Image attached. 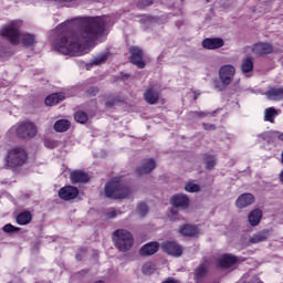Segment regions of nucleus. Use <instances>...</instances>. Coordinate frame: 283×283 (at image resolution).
<instances>
[{"label": "nucleus", "mask_w": 283, "mask_h": 283, "mask_svg": "<svg viewBox=\"0 0 283 283\" xmlns=\"http://www.w3.org/2000/svg\"><path fill=\"white\" fill-rule=\"evenodd\" d=\"M103 32H105V20L101 17L66 20L55 29L57 38L53 48L61 54L83 56L90 54L92 50L87 43L98 41Z\"/></svg>", "instance_id": "1"}, {"label": "nucleus", "mask_w": 283, "mask_h": 283, "mask_svg": "<svg viewBox=\"0 0 283 283\" xmlns=\"http://www.w3.org/2000/svg\"><path fill=\"white\" fill-rule=\"evenodd\" d=\"M23 21L12 20L1 28L0 34L3 39H7L9 43H12V45L22 43L24 48H34V45H36V35L32 33H21Z\"/></svg>", "instance_id": "2"}, {"label": "nucleus", "mask_w": 283, "mask_h": 283, "mask_svg": "<svg viewBox=\"0 0 283 283\" xmlns=\"http://www.w3.org/2000/svg\"><path fill=\"white\" fill-rule=\"evenodd\" d=\"M104 193L106 198H113L114 200L127 198L132 193V189L125 186L120 179L115 178L105 185Z\"/></svg>", "instance_id": "3"}, {"label": "nucleus", "mask_w": 283, "mask_h": 283, "mask_svg": "<svg viewBox=\"0 0 283 283\" xmlns=\"http://www.w3.org/2000/svg\"><path fill=\"white\" fill-rule=\"evenodd\" d=\"M113 241L116 249H118V251H122L123 253L129 251V249H132V247L134 245V237L132 235V232L125 229L116 230L113 233Z\"/></svg>", "instance_id": "4"}, {"label": "nucleus", "mask_w": 283, "mask_h": 283, "mask_svg": "<svg viewBox=\"0 0 283 283\" xmlns=\"http://www.w3.org/2000/svg\"><path fill=\"white\" fill-rule=\"evenodd\" d=\"M9 134L19 136V138H34L36 136V125L30 120H24L12 126Z\"/></svg>", "instance_id": "5"}, {"label": "nucleus", "mask_w": 283, "mask_h": 283, "mask_svg": "<svg viewBox=\"0 0 283 283\" xmlns=\"http://www.w3.org/2000/svg\"><path fill=\"white\" fill-rule=\"evenodd\" d=\"M7 163L9 167H22L24 163H28V151L23 147H12L8 151Z\"/></svg>", "instance_id": "6"}, {"label": "nucleus", "mask_w": 283, "mask_h": 283, "mask_svg": "<svg viewBox=\"0 0 283 283\" xmlns=\"http://www.w3.org/2000/svg\"><path fill=\"white\" fill-rule=\"evenodd\" d=\"M233 78H235V66L231 64H224L219 69V80L221 85L216 84L217 90H224L228 85L233 83Z\"/></svg>", "instance_id": "7"}, {"label": "nucleus", "mask_w": 283, "mask_h": 283, "mask_svg": "<svg viewBox=\"0 0 283 283\" xmlns=\"http://www.w3.org/2000/svg\"><path fill=\"white\" fill-rule=\"evenodd\" d=\"M170 203L175 208H172L170 210L168 218H169V220H171V222H176V220H180V218H178V209L177 208L187 209V207H189V197H187L186 195H182V193L175 195L171 197Z\"/></svg>", "instance_id": "8"}, {"label": "nucleus", "mask_w": 283, "mask_h": 283, "mask_svg": "<svg viewBox=\"0 0 283 283\" xmlns=\"http://www.w3.org/2000/svg\"><path fill=\"white\" fill-rule=\"evenodd\" d=\"M161 249L165 253H168V255H172L174 258H180V255H182V247L174 241L164 242Z\"/></svg>", "instance_id": "9"}, {"label": "nucleus", "mask_w": 283, "mask_h": 283, "mask_svg": "<svg viewBox=\"0 0 283 283\" xmlns=\"http://www.w3.org/2000/svg\"><path fill=\"white\" fill-rule=\"evenodd\" d=\"M238 262H240V258L232 254H222L217 260V264L221 266V269H231V266H234Z\"/></svg>", "instance_id": "10"}, {"label": "nucleus", "mask_w": 283, "mask_h": 283, "mask_svg": "<svg viewBox=\"0 0 283 283\" xmlns=\"http://www.w3.org/2000/svg\"><path fill=\"white\" fill-rule=\"evenodd\" d=\"M130 52V63L133 65H137L140 70L145 67V61H143V50H140L138 46H132L129 49Z\"/></svg>", "instance_id": "11"}, {"label": "nucleus", "mask_w": 283, "mask_h": 283, "mask_svg": "<svg viewBox=\"0 0 283 283\" xmlns=\"http://www.w3.org/2000/svg\"><path fill=\"white\" fill-rule=\"evenodd\" d=\"M78 196V188L73 186H65L60 189L59 197L62 200H74Z\"/></svg>", "instance_id": "12"}, {"label": "nucleus", "mask_w": 283, "mask_h": 283, "mask_svg": "<svg viewBox=\"0 0 283 283\" xmlns=\"http://www.w3.org/2000/svg\"><path fill=\"white\" fill-rule=\"evenodd\" d=\"M156 169V160L154 158L145 159L136 171L138 176H145V174H151Z\"/></svg>", "instance_id": "13"}, {"label": "nucleus", "mask_w": 283, "mask_h": 283, "mask_svg": "<svg viewBox=\"0 0 283 283\" xmlns=\"http://www.w3.org/2000/svg\"><path fill=\"white\" fill-rule=\"evenodd\" d=\"M253 202H255V197H253L252 193H243L238 197L235 207L238 209H247V207H251Z\"/></svg>", "instance_id": "14"}, {"label": "nucleus", "mask_w": 283, "mask_h": 283, "mask_svg": "<svg viewBox=\"0 0 283 283\" xmlns=\"http://www.w3.org/2000/svg\"><path fill=\"white\" fill-rule=\"evenodd\" d=\"M253 54L256 56H262L264 54H271L273 52V45L266 43V42H258L252 48Z\"/></svg>", "instance_id": "15"}, {"label": "nucleus", "mask_w": 283, "mask_h": 283, "mask_svg": "<svg viewBox=\"0 0 283 283\" xmlns=\"http://www.w3.org/2000/svg\"><path fill=\"white\" fill-rule=\"evenodd\" d=\"M224 45V40L221 38H208L202 41V48L206 50H218Z\"/></svg>", "instance_id": "16"}, {"label": "nucleus", "mask_w": 283, "mask_h": 283, "mask_svg": "<svg viewBox=\"0 0 283 283\" xmlns=\"http://www.w3.org/2000/svg\"><path fill=\"white\" fill-rule=\"evenodd\" d=\"M179 233L184 235V238H197L200 230L196 226L184 224L179 228Z\"/></svg>", "instance_id": "17"}, {"label": "nucleus", "mask_w": 283, "mask_h": 283, "mask_svg": "<svg viewBox=\"0 0 283 283\" xmlns=\"http://www.w3.org/2000/svg\"><path fill=\"white\" fill-rule=\"evenodd\" d=\"M63 101H65V93H53L45 98L44 103L48 107H52Z\"/></svg>", "instance_id": "18"}, {"label": "nucleus", "mask_w": 283, "mask_h": 283, "mask_svg": "<svg viewBox=\"0 0 283 283\" xmlns=\"http://www.w3.org/2000/svg\"><path fill=\"white\" fill-rule=\"evenodd\" d=\"M70 178L71 182L76 185V182H87V180H90V175L83 170H74L71 172Z\"/></svg>", "instance_id": "19"}, {"label": "nucleus", "mask_w": 283, "mask_h": 283, "mask_svg": "<svg viewBox=\"0 0 283 283\" xmlns=\"http://www.w3.org/2000/svg\"><path fill=\"white\" fill-rule=\"evenodd\" d=\"M144 98L149 105H155V103H158V99L160 98V93H158L156 88H148L144 93Z\"/></svg>", "instance_id": "20"}, {"label": "nucleus", "mask_w": 283, "mask_h": 283, "mask_svg": "<svg viewBox=\"0 0 283 283\" xmlns=\"http://www.w3.org/2000/svg\"><path fill=\"white\" fill-rule=\"evenodd\" d=\"M270 232L269 230H262L256 232L250 237L251 244H258L259 242H264L269 239Z\"/></svg>", "instance_id": "21"}, {"label": "nucleus", "mask_w": 283, "mask_h": 283, "mask_svg": "<svg viewBox=\"0 0 283 283\" xmlns=\"http://www.w3.org/2000/svg\"><path fill=\"white\" fill-rule=\"evenodd\" d=\"M265 96H266V98H269V101H282L283 99V87L270 88L265 93Z\"/></svg>", "instance_id": "22"}, {"label": "nucleus", "mask_w": 283, "mask_h": 283, "mask_svg": "<svg viewBox=\"0 0 283 283\" xmlns=\"http://www.w3.org/2000/svg\"><path fill=\"white\" fill-rule=\"evenodd\" d=\"M159 249L158 242H150L140 249V255H154Z\"/></svg>", "instance_id": "23"}, {"label": "nucleus", "mask_w": 283, "mask_h": 283, "mask_svg": "<svg viewBox=\"0 0 283 283\" xmlns=\"http://www.w3.org/2000/svg\"><path fill=\"white\" fill-rule=\"evenodd\" d=\"M30 222H32L31 211H22L17 216V223L21 227H25V224H30Z\"/></svg>", "instance_id": "24"}, {"label": "nucleus", "mask_w": 283, "mask_h": 283, "mask_svg": "<svg viewBox=\"0 0 283 283\" xmlns=\"http://www.w3.org/2000/svg\"><path fill=\"white\" fill-rule=\"evenodd\" d=\"M248 220L251 227H258L260 224V220H262V212L260 209L252 210L248 216Z\"/></svg>", "instance_id": "25"}, {"label": "nucleus", "mask_w": 283, "mask_h": 283, "mask_svg": "<svg viewBox=\"0 0 283 283\" xmlns=\"http://www.w3.org/2000/svg\"><path fill=\"white\" fill-rule=\"evenodd\" d=\"M70 125H71L70 120L59 119L57 122H55L53 129L54 132L62 134L63 132H67V129H70Z\"/></svg>", "instance_id": "26"}, {"label": "nucleus", "mask_w": 283, "mask_h": 283, "mask_svg": "<svg viewBox=\"0 0 283 283\" xmlns=\"http://www.w3.org/2000/svg\"><path fill=\"white\" fill-rule=\"evenodd\" d=\"M241 71L243 74L253 72V59H251V56H247L242 60Z\"/></svg>", "instance_id": "27"}, {"label": "nucleus", "mask_w": 283, "mask_h": 283, "mask_svg": "<svg viewBox=\"0 0 283 283\" xmlns=\"http://www.w3.org/2000/svg\"><path fill=\"white\" fill-rule=\"evenodd\" d=\"M108 56V53H101L99 55L94 57L90 64L86 65L87 70H90V67H93V65H103V63L107 61Z\"/></svg>", "instance_id": "28"}, {"label": "nucleus", "mask_w": 283, "mask_h": 283, "mask_svg": "<svg viewBox=\"0 0 283 283\" xmlns=\"http://www.w3.org/2000/svg\"><path fill=\"white\" fill-rule=\"evenodd\" d=\"M277 116H280V111L275 109L274 107H269L264 111V118L269 123H274Z\"/></svg>", "instance_id": "29"}, {"label": "nucleus", "mask_w": 283, "mask_h": 283, "mask_svg": "<svg viewBox=\"0 0 283 283\" xmlns=\"http://www.w3.org/2000/svg\"><path fill=\"white\" fill-rule=\"evenodd\" d=\"M74 118L76 123H80L81 125H85V123H87V120L90 119V116H87V113L83 111H77L74 114Z\"/></svg>", "instance_id": "30"}, {"label": "nucleus", "mask_w": 283, "mask_h": 283, "mask_svg": "<svg viewBox=\"0 0 283 283\" xmlns=\"http://www.w3.org/2000/svg\"><path fill=\"white\" fill-rule=\"evenodd\" d=\"M185 191L188 193H198V191H200V185L195 184L193 181H188L185 185Z\"/></svg>", "instance_id": "31"}, {"label": "nucleus", "mask_w": 283, "mask_h": 283, "mask_svg": "<svg viewBox=\"0 0 283 283\" xmlns=\"http://www.w3.org/2000/svg\"><path fill=\"white\" fill-rule=\"evenodd\" d=\"M207 116H211V113L206 112H191L189 113V118L192 120H202V118H207Z\"/></svg>", "instance_id": "32"}, {"label": "nucleus", "mask_w": 283, "mask_h": 283, "mask_svg": "<svg viewBox=\"0 0 283 283\" xmlns=\"http://www.w3.org/2000/svg\"><path fill=\"white\" fill-rule=\"evenodd\" d=\"M207 275V264H201L195 270V279L205 277Z\"/></svg>", "instance_id": "33"}, {"label": "nucleus", "mask_w": 283, "mask_h": 283, "mask_svg": "<svg viewBox=\"0 0 283 283\" xmlns=\"http://www.w3.org/2000/svg\"><path fill=\"white\" fill-rule=\"evenodd\" d=\"M143 273L145 275H151V273H154L156 271V265H154L153 263H145L143 265V269H142Z\"/></svg>", "instance_id": "34"}, {"label": "nucleus", "mask_w": 283, "mask_h": 283, "mask_svg": "<svg viewBox=\"0 0 283 283\" xmlns=\"http://www.w3.org/2000/svg\"><path fill=\"white\" fill-rule=\"evenodd\" d=\"M206 167H207V169H213V167H216V157L207 156L206 157Z\"/></svg>", "instance_id": "35"}, {"label": "nucleus", "mask_w": 283, "mask_h": 283, "mask_svg": "<svg viewBox=\"0 0 283 283\" xmlns=\"http://www.w3.org/2000/svg\"><path fill=\"white\" fill-rule=\"evenodd\" d=\"M2 230L4 231V233H14V231H19V228L8 223L2 228Z\"/></svg>", "instance_id": "36"}, {"label": "nucleus", "mask_w": 283, "mask_h": 283, "mask_svg": "<svg viewBox=\"0 0 283 283\" xmlns=\"http://www.w3.org/2000/svg\"><path fill=\"white\" fill-rule=\"evenodd\" d=\"M147 211H148L147 205L146 203H139L138 213H139V216H142V218L147 216Z\"/></svg>", "instance_id": "37"}, {"label": "nucleus", "mask_w": 283, "mask_h": 283, "mask_svg": "<svg viewBox=\"0 0 283 283\" xmlns=\"http://www.w3.org/2000/svg\"><path fill=\"white\" fill-rule=\"evenodd\" d=\"M154 3V0H142L139 2V8H147L148 6H151Z\"/></svg>", "instance_id": "38"}, {"label": "nucleus", "mask_w": 283, "mask_h": 283, "mask_svg": "<svg viewBox=\"0 0 283 283\" xmlns=\"http://www.w3.org/2000/svg\"><path fill=\"white\" fill-rule=\"evenodd\" d=\"M203 129H206V132H212L216 129V125L203 123Z\"/></svg>", "instance_id": "39"}, {"label": "nucleus", "mask_w": 283, "mask_h": 283, "mask_svg": "<svg viewBox=\"0 0 283 283\" xmlns=\"http://www.w3.org/2000/svg\"><path fill=\"white\" fill-rule=\"evenodd\" d=\"M107 218H116V210L112 209L107 212Z\"/></svg>", "instance_id": "40"}, {"label": "nucleus", "mask_w": 283, "mask_h": 283, "mask_svg": "<svg viewBox=\"0 0 283 283\" xmlns=\"http://www.w3.org/2000/svg\"><path fill=\"white\" fill-rule=\"evenodd\" d=\"M97 93H98L97 88H91V93H88V96H96Z\"/></svg>", "instance_id": "41"}, {"label": "nucleus", "mask_w": 283, "mask_h": 283, "mask_svg": "<svg viewBox=\"0 0 283 283\" xmlns=\"http://www.w3.org/2000/svg\"><path fill=\"white\" fill-rule=\"evenodd\" d=\"M45 146L52 149L54 147V144H51L50 142H45Z\"/></svg>", "instance_id": "42"}, {"label": "nucleus", "mask_w": 283, "mask_h": 283, "mask_svg": "<svg viewBox=\"0 0 283 283\" xmlns=\"http://www.w3.org/2000/svg\"><path fill=\"white\" fill-rule=\"evenodd\" d=\"M60 1H63L64 3H74V1L76 0H60Z\"/></svg>", "instance_id": "43"}, {"label": "nucleus", "mask_w": 283, "mask_h": 283, "mask_svg": "<svg viewBox=\"0 0 283 283\" xmlns=\"http://www.w3.org/2000/svg\"><path fill=\"white\" fill-rule=\"evenodd\" d=\"M164 20L163 22L165 23V21H167V15H163Z\"/></svg>", "instance_id": "44"}, {"label": "nucleus", "mask_w": 283, "mask_h": 283, "mask_svg": "<svg viewBox=\"0 0 283 283\" xmlns=\"http://www.w3.org/2000/svg\"><path fill=\"white\" fill-rule=\"evenodd\" d=\"M217 112H220V109L216 111L214 114H216Z\"/></svg>", "instance_id": "45"}, {"label": "nucleus", "mask_w": 283, "mask_h": 283, "mask_svg": "<svg viewBox=\"0 0 283 283\" xmlns=\"http://www.w3.org/2000/svg\"><path fill=\"white\" fill-rule=\"evenodd\" d=\"M226 1H233V0H226Z\"/></svg>", "instance_id": "46"}, {"label": "nucleus", "mask_w": 283, "mask_h": 283, "mask_svg": "<svg viewBox=\"0 0 283 283\" xmlns=\"http://www.w3.org/2000/svg\"><path fill=\"white\" fill-rule=\"evenodd\" d=\"M223 6H227V3L223 2Z\"/></svg>", "instance_id": "47"}]
</instances>
